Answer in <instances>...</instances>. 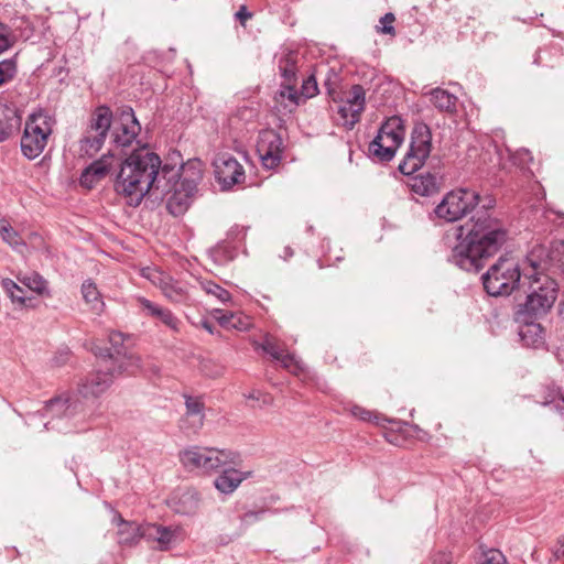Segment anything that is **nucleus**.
<instances>
[{"label":"nucleus","mask_w":564,"mask_h":564,"mask_svg":"<svg viewBox=\"0 0 564 564\" xmlns=\"http://www.w3.org/2000/svg\"><path fill=\"white\" fill-rule=\"evenodd\" d=\"M138 303L147 315L158 318L173 332L180 330L181 321L170 310L161 307L145 297H139Z\"/></svg>","instance_id":"nucleus-25"},{"label":"nucleus","mask_w":564,"mask_h":564,"mask_svg":"<svg viewBox=\"0 0 564 564\" xmlns=\"http://www.w3.org/2000/svg\"><path fill=\"white\" fill-rule=\"evenodd\" d=\"M1 286L13 303L19 305L26 304V297L24 291L11 279H2Z\"/></svg>","instance_id":"nucleus-37"},{"label":"nucleus","mask_w":564,"mask_h":564,"mask_svg":"<svg viewBox=\"0 0 564 564\" xmlns=\"http://www.w3.org/2000/svg\"><path fill=\"white\" fill-rule=\"evenodd\" d=\"M212 314L223 327L232 328V326H235L234 319L237 317L236 313L225 312L223 310L216 308Z\"/></svg>","instance_id":"nucleus-42"},{"label":"nucleus","mask_w":564,"mask_h":564,"mask_svg":"<svg viewBox=\"0 0 564 564\" xmlns=\"http://www.w3.org/2000/svg\"><path fill=\"white\" fill-rule=\"evenodd\" d=\"M300 93L303 97V100L315 97L318 94L317 82L313 75L303 80Z\"/></svg>","instance_id":"nucleus-41"},{"label":"nucleus","mask_w":564,"mask_h":564,"mask_svg":"<svg viewBox=\"0 0 564 564\" xmlns=\"http://www.w3.org/2000/svg\"><path fill=\"white\" fill-rule=\"evenodd\" d=\"M199 501V495L195 489H185L175 492L169 503L176 513L191 516L197 512Z\"/></svg>","instance_id":"nucleus-24"},{"label":"nucleus","mask_w":564,"mask_h":564,"mask_svg":"<svg viewBox=\"0 0 564 564\" xmlns=\"http://www.w3.org/2000/svg\"><path fill=\"white\" fill-rule=\"evenodd\" d=\"M411 189L417 195L431 196L438 191L437 178L431 173L415 176L412 180Z\"/></svg>","instance_id":"nucleus-32"},{"label":"nucleus","mask_w":564,"mask_h":564,"mask_svg":"<svg viewBox=\"0 0 564 564\" xmlns=\"http://www.w3.org/2000/svg\"><path fill=\"white\" fill-rule=\"evenodd\" d=\"M248 473H241L236 468H225L221 474L216 477L214 485L221 494H231L248 477Z\"/></svg>","instance_id":"nucleus-29"},{"label":"nucleus","mask_w":564,"mask_h":564,"mask_svg":"<svg viewBox=\"0 0 564 564\" xmlns=\"http://www.w3.org/2000/svg\"><path fill=\"white\" fill-rule=\"evenodd\" d=\"M376 138L386 145V158H393L404 138L401 119L399 117L389 118L381 126Z\"/></svg>","instance_id":"nucleus-19"},{"label":"nucleus","mask_w":564,"mask_h":564,"mask_svg":"<svg viewBox=\"0 0 564 564\" xmlns=\"http://www.w3.org/2000/svg\"><path fill=\"white\" fill-rule=\"evenodd\" d=\"M17 280L39 295L48 294L47 281L37 272L18 273Z\"/></svg>","instance_id":"nucleus-34"},{"label":"nucleus","mask_w":564,"mask_h":564,"mask_svg":"<svg viewBox=\"0 0 564 564\" xmlns=\"http://www.w3.org/2000/svg\"><path fill=\"white\" fill-rule=\"evenodd\" d=\"M112 143L118 148L129 147L141 131V126L131 108L122 109L111 119Z\"/></svg>","instance_id":"nucleus-12"},{"label":"nucleus","mask_w":564,"mask_h":564,"mask_svg":"<svg viewBox=\"0 0 564 564\" xmlns=\"http://www.w3.org/2000/svg\"><path fill=\"white\" fill-rule=\"evenodd\" d=\"M50 424H52V422H48V423H46V424H45V429H46V430H50V429H54V427H55V425H54V424L52 425V427H50Z\"/></svg>","instance_id":"nucleus-55"},{"label":"nucleus","mask_w":564,"mask_h":564,"mask_svg":"<svg viewBox=\"0 0 564 564\" xmlns=\"http://www.w3.org/2000/svg\"><path fill=\"white\" fill-rule=\"evenodd\" d=\"M365 89L360 85H354L346 100L338 107L337 123L348 130L352 129L360 120V116L365 110Z\"/></svg>","instance_id":"nucleus-13"},{"label":"nucleus","mask_w":564,"mask_h":564,"mask_svg":"<svg viewBox=\"0 0 564 564\" xmlns=\"http://www.w3.org/2000/svg\"><path fill=\"white\" fill-rule=\"evenodd\" d=\"M17 75V63L14 58L0 62V86L12 80Z\"/></svg>","instance_id":"nucleus-39"},{"label":"nucleus","mask_w":564,"mask_h":564,"mask_svg":"<svg viewBox=\"0 0 564 564\" xmlns=\"http://www.w3.org/2000/svg\"><path fill=\"white\" fill-rule=\"evenodd\" d=\"M431 141L432 135L427 126L419 124L413 129L409 150L399 164L402 174L410 175L422 167L431 153Z\"/></svg>","instance_id":"nucleus-9"},{"label":"nucleus","mask_w":564,"mask_h":564,"mask_svg":"<svg viewBox=\"0 0 564 564\" xmlns=\"http://www.w3.org/2000/svg\"><path fill=\"white\" fill-rule=\"evenodd\" d=\"M523 267L511 258L501 257L482 275V284L491 296H508L521 286Z\"/></svg>","instance_id":"nucleus-4"},{"label":"nucleus","mask_w":564,"mask_h":564,"mask_svg":"<svg viewBox=\"0 0 564 564\" xmlns=\"http://www.w3.org/2000/svg\"><path fill=\"white\" fill-rule=\"evenodd\" d=\"M234 325H236L232 326L234 329L247 330L250 327L251 323L249 317L237 314L236 319H234Z\"/></svg>","instance_id":"nucleus-50"},{"label":"nucleus","mask_w":564,"mask_h":564,"mask_svg":"<svg viewBox=\"0 0 564 564\" xmlns=\"http://www.w3.org/2000/svg\"><path fill=\"white\" fill-rule=\"evenodd\" d=\"M257 152L265 169L276 167L282 160V138L272 129L261 131L258 137Z\"/></svg>","instance_id":"nucleus-14"},{"label":"nucleus","mask_w":564,"mask_h":564,"mask_svg":"<svg viewBox=\"0 0 564 564\" xmlns=\"http://www.w3.org/2000/svg\"><path fill=\"white\" fill-rule=\"evenodd\" d=\"M143 535L147 541H155L161 551H166L172 544L184 539L181 527H164L156 523H143Z\"/></svg>","instance_id":"nucleus-18"},{"label":"nucleus","mask_w":564,"mask_h":564,"mask_svg":"<svg viewBox=\"0 0 564 564\" xmlns=\"http://www.w3.org/2000/svg\"><path fill=\"white\" fill-rule=\"evenodd\" d=\"M205 328H206L209 333H213L212 328H210L208 325H205Z\"/></svg>","instance_id":"nucleus-56"},{"label":"nucleus","mask_w":564,"mask_h":564,"mask_svg":"<svg viewBox=\"0 0 564 564\" xmlns=\"http://www.w3.org/2000/svg\"><path fill=\"white\" fill-rule=\"evenodd\" d=\"M299 53L295 51L283 50L278 59V66L281 76L286 83H295L297 70Z\"/></svg>","instance_id":"nucleus-30"},{"label":"nucleus","mask_w":564,"mask_h":564,"mask_svg":"<svg viewBox=\"0 0 564 564\" xmlns=\"http://www.w3.org/2000/svg\"><path fill=\"white\" fill-rule=\"evenodd\" d=\"M82 295L93 312L96 314H100L102 312L105 303L101 300L100 292L91 280H86L82 284Z\"/></svg>","instance_id":"nucleus-33"},{"label":"nucleus","mask_w":564,"mask_h":564,"mask_svg":"<svg viewBox=\"0 0 564 564\" xmlns=\"http://www.w3.org/2000/svg\"><path fill=\"white\" fill-rule=\"evenodd\" d=\"M118 368L109 366L106 368L105 364L99 360L98 369L93 372L79 387V392L85 397L97 398L108 390L112 384L115 378L120 376Z\"/></svg>","instance_id":"nucleus-16"},{"label":"nucleus","mask_w":564,"mask_h":564,"mask_svg":"<svg viewBox=\"0 0 564 564\" xmlns=\"http://www.w3.org/2000/svg\"><path fill=\"white\" fill-rule=\"evenodd\" d=\"M521 288L527 295L523 313L530 317L545 315L553 307L558 294V284L551 274L544 273L525 262H523Z\"/></svg>","instance_id":"nucleus-3"},{"label":"nucleus","mask_w":564,"mask_h":564,"mask_svg":"<svg viewBox=\"0 0 564 564\" xmlns=\"http://www.w3.org/2000/svg\"><path fill=\"white\" fill-rule=\"evenodd\" d=\"M112 112L108 107H98L91 115L85 134L79 141V155L91 158L102 148L111 128Z\"/></svg>","instance_id":"nucleus-7"},{"label":"nucleus","mask_w":564,"mask_h":564,"mask_svg":"<svg viewBox=\"0 0 564 564\" xmlns=\"http://www.w3.org/2000/svg\"><path fill=\"white\" fill-rule=\"evenodd\" d=\"M199 285L202 290H204L207 294L215 296L221 303H228L231 300L230 293L209 280L199 281Z\"/></svg>","instance_id":"nucleus-38"},{"label":"nucleus","mask_w":564,"mask_h":564,"mask_svg":"<svg viewBox=\"0 0 564 564\" xmlns=\"http://www.w3.org/2000/svg\"><path fill=\"white\" fill-rule=\"evenodd\" d=\"M262 513H263V511H259V512L249 511V512L243 514V521L245 522H251L253 520H257V519H259V516L262 514Z\"/></svg>","instance_id":"nucleus-53"},{"label":"nucleus","mask_w":564,"mask_h":564,"mask_svg":"<svg viewBox=\"0 0 564 564\" xmlns=\"http://www.w3.org/2000/svg\"><path fill=\"white\" fill-rule=\"evenodd\" d=\"M83 410V404L78 399L69 397H58L47 402L45 411L53 416L74 417Z\"/></svg>","instance_id":"nucleus-26"},{"label":"nucleus","mask_w":564,"mask_h":564,"mask_svg":"<svg viewBox=\"0 0 564 564\" xmlns=\"http://www.w3.org/2000/svg\"><path fill=\"white\" fill-rule=\"evenodd\" d=\"M245 397L249 400L261 401L262 404H270L272 401V398L269 394L263 393L260 390H252L250 393L245 394Z\"/></svg>","instance_id":"nucleus-48"},{"label":"nucleus","mask_w":564,"mask_h":564,"mask_svg":"<svg viewBox=\"0 0 564 564\" xmlns=\"http://www.w3.org/2000/svg\"><path fill=\"white\" fill-rule=\"evenodd\" d=\"M166 180L167 181L164 180L163 183H167L169 185L167 193L173 191V194L167 199V209L174 216L182 215L188 208L194 193H188L186 187L180 186L178 183L170 185L171 180ZM164 194H166V192Z\"/></svg>","instance_id":"nucleus-27"},{"label":"nucleus","mask_w":564,"mask_h":564,"mask_svg":"<svg viewBox=\"0 0 564 564\" xmlns=\"http://www.w3.org/2000/svg\"><path fill=\"white\" fill-rule=\"evenodd\" d=\"M525 263L544 272L554 273L564 269V241H557L551 248L534 246L525 257Z\"/></svg>","instance_id":"nucleus-11"},{"label":"nucleus","mask_w":564,"mask_h":564,"mask_svg":"<svg viewBox=\"0 0 564 564\" xmlns=\"http://www.w3.org/2000/svg\"><path fill=\"white\" fill-rule=\"evenodd\" d=\"M0 237L8 243L13 250L23 253L25 248L24 241L21 239L18 231L7 221L0 223Z\"/></svg>","instance_id":"nucleus-35"},{"label":"nucleus","mask_w":564,"mask_h":564,"mask_svg":"<svg viewBox=\"0 0 564 564\" xmlns=\"http://www.w3.org/2000/svg\"><path fill=\"white\" fill-rule=\"evenodd\" d=\"M15 42V36L11 28L0 22V54L10 50Z\"/></svg>","instance_id":"nucleus-40"},{"label":"nucleus","mask_w":564,"mask_h":564,"mask_svg":"<svg viewBox=\"0 0 564 564\" xmlns=\"http://www.w3.org/2000/svg\"><path fill=\"white\" fill-rule=\"evenodd\" d=\"M186 412L181 419L180 427L182 431L196 434L204 425V403L198 398H186Z\"/></svg>","instance_id":"nucleus-22"},{"label":"nucleus","mask_w":564,"mask_h":564,"mask_svg":"<svg viewBox=\"0 0 564 564\" xmlns=\"http://www.w3.org/2000/svg\"><path fill=\"white\" fill-rule=\"evenodd\" d=\"M282 87H283V90H282L281 95L283 97H286L289 100H291L292 102H294L296 105H299L300 102L304 101L303 97L301 96V93H299L295 89L294 83H286L283 79Z\"/></svg>","instance_id":"nucleus-45"},{"label":"nucleus","mask_w":564,"mask_h":564,"mask_svg":"<svg viewBox=\"0 0 564 564\" xmlns=\"http://www.w3.org/2000/svg\"><path fill=\"white\" fill-rule=\"evenodd\" d=\"M554 556L564 562V539L558 541V544L554 551Z\"/></svg>","instance_id":"nucleus-52"},{"label":"nucleus","mask_w":564,"mask_h":564,"mask_svg":"<svg viewBox=\"0 0 564 564\" xmlns=\"http://www.w3.org/2000/svg\"><path fill=\"white\" fill-rule=\"evenodd\" d=\"M386 145L375 138L369 144V153L381 162H389L393 158H386Z\"/></svg>","instance_id":"nucleus-43"},{"label":"nucleus","mask_w":564,"mask_h":564,"mask_svg":"<svg viewBox=\"0 0 564 564\" xmlns=\"http://www.w3.org/2000/svg\"><path fill=\"white\" fill-rule=\"evenodd\" d=\"M152 282L162 291L164 296L173 303H187L191 299L186 283L162 272H155Z\"/></svg>","instance_id":"nucleus-20"},{"label":"nucleus","mask_w":564,"mask_h":564,"mask_svg":"<svg viewBox=\"0 0 564 564\" xmlns=\"http://www.w3.org/2000/svg\"><path fill=\"white\" fill-rule=\"evenodd\" d=\"M162 175L164 180L178 177L176 183H178L180 186L186 187L188 193H195L203 177V172L199 161H189L177 171L174 167L164 165L162 167Z\"/></svg>","instance_id":"nucleus-17"},{"label":"nucleus","mask_w":564,"mask_h":564,"mask_svg":"<svg viewBox=\"0 0 564 564\" xmlns=\"http://www.w3.org/2000/svg\"><path fill=\"white\" fill-rule=\"evenodd\" d=\"M215 175L224 189L241 184L245 178L242 165L229 153H220L214 161Z\"/></svg>","instance_id":"nucleus-15"},{"label":"nucleus","mask_w":564,"mask_h":564,"mask_svg":"<svg viewBox=\"0 0 564 564\" xmlns=\"http://www.w3.org/2000/svg\"><path fill=\"white\" fill-rule=\"evenodd\" d=\"M252 14L247 10L245 6L240 7V9L236 12V19L240 21L242 25L246 24V21L251 19Z\"/></svg>","instance_id":"nucleus-51"},{"label":"nucleus","mask_w":564,"mask_h":564,"mask_svg":"<svg viewBox=\"0 0 564 564\" xmlns=\"http://www.w3.org/2000/svg\"><path fill=\"white\" fill-rule=\"evenodd\" d=\"M431 102L441 111L453 113L456 111L458 98L442 88L432 89L430 93Z\"/></svg>","instance_id":"nucleus-31"},{"label":"nucleus","mask_w":564,"mask_h":564,"mask_svg":"<svg viewBox=\"0 0 564 564\" xmlns=\"http://www.w3.org/2000/svg\"><path fill=\"white\" fill-rule=\"evenodd\" d=\"M123 341L122 333L111 332L109 334L110 348L95 346L91 350L105 364L107 369H109V366H115L118 368V373L132 375L140 368V358L132 351H128Z\"/></svg>","instance_id":"nucleus-6"},{"label":"nucleus","mask_w":564,"mask_h":564,"mask_svg":"<svg viewBox=\"0 0 564 564\" xmlns=\"http://www.w3.org/2000/svg\"><path fill=\"white\" fill-rule=\"evenodd\" d=\"M51 133L52 128L47 118L42 115H32L25 123L21 138L23 155L29 160L37 158L44 151Z\"/></svg>","instance_id":"nucleus-10"},{"label":"nucleus","mask_w":564,"mask_h":564,"mask_svg":"<svg viewBox=\"0 0 564 564\" xmlns=\"http://www.w3.org/2000/svg\"><path fill=\"white\" fill-rule=\"evenodd\" d=\"M519 336L523 345L528 347H538L543 343L542 328L539 324H527L521 327Z\"/></svg>","instance_id":"nucleus-36"},{"label":"nucleus","mask_w":564,"mask_h":564,"mask_svg":"<svg viewBox=\"0 0 564 564\" xmlns=\"http://www.w3.org/2000/svg\"><path fill=\"white\" fill-rule=\"evenodd\" d=\"M178 457L187 470L209 474L235 464L237 454L216 447L188 446L180 452Z\"/></svg>","instance_id":"nucleus-5"},{"label":"nucleus","mask_w":564,"mask_h":564,"mask_svg":"<svg viewBox=\"0 0 564 564\" xmlns=\"http://www.w3.org/2000/svg\"><path fill=\"white\" fill-rule=\"evenodd\" d=\"M351 414L362 421H372L373 419H377L376 414L359 405H354L351 408Z\"/></svg>","instance_id":"nucleus-47"},{"label":"nucleus","mask_w":564,"mask_h":564,"mask_svg":"<svg viewBox=\"0 0 564 564\" xmlns=\"http://www.w3.org/2000/svg\"><path fill=\"white\" fill-rule=\"evenodd\" d=\"M545 404H554L557 410L564 409V397L558 398L557 400H552L546 402Z\"/></svg>","instance_id":"nucleus-54"},{"label":"nucleus","mask_w":564,"mask_h":564,"mask_svg":"<svg viewBox=\"0 0 564 564\" xmlns=\"http://www.w3.org/2000/svg\"><path fill=\"white\" fill-rule=\"evenodd\" d=\"M261 347L264 352L269 354L273 359L280 361L284 368L293 373H297L302 369L300 361L294 355L286 352L282 346L271 336H265Z\"/></svg>","instance_id":"nucleus-23"},{"label":"nucleus","mask_w":564,"mask_h":564,"mask_svg":"<svg viewBox=\"0 0 564 564\" xmlns=\"http://www.w3.org/2000/svg\"><path fill=\"white\" fill-rule=\"evenodd\" d=\"M113 521L117 522L119 527L117 533L119 544L132 546L141 539H144L143 524L124 521L120 516H115Z\"/></svg>","instance_id":"nucleus-28"},{"label":"nucleus","mask_w":564,"mask_h":564,"mask_svg":"<svg viewBox=\"0 0 564 564\" xmlns=\"http://www.w3.org/2000/svg\"><path fill=\"white\" fill-rule=\"evenodd\" d=\"M482 564H507L506 557L498 550H490L484 554Z\"/></svg>","instance_id":"nucleus-46"},{"label":"nucleus","mask_w":564,"mask_h":564,"mask_svg":"<svg viewBox=\"0 0 564 564\" xmlns=\"http://www.w3.org/2000/svg\"><path fill=\"white\" fill-rule=\"evenodd\" d=\"M117 163L118 161L115 159L111 151L104 154L100 159L94 161L83 171L80 175V185L86 188H93L110 173Z\"/></svg>","instance_id":"nucleus-21"},{"label":"nucleus","mask_w":564,"mask_h":564,"mask_svg":"<svg viewBox=\"0 0 564 564\" xmlns=\"http://www.w3.org/2000/svg\"><path fill=\"white\" fill-rule=\"evenodd\" d=\"M395 21V18L393 15V13H386L381 19H380V25L377 26V31L380 32V33H383V34H389V35H394L395 34V30H394V26H393V22Z\"/></svg>","instance_id":"nucleus-44"},{"label":"nucleus","mask_w":564,"mask_h":564,"mask_svg":"<svg viewBox=\"0 0 564 564\" xmlns=\"http://www.w3.org/2000/svg\"><path fill=\"white\" fill-rule=\"evenodd\" d=\"M13 133V126L0 118V142L8 140Z\"/></svg>","instance_id":"nucleus-49"},{"label":"nucleus","mask_w":564,"mask_h":564,"mask_svg":"<svg viewBox=\"0 0 564 564\" xmlns=\"http://www.w3.org/2000/svg\"><path fill=\"white\" fill-rule=\"evenodd\" d=\"M473 226L463 237V227L457 229V243L452 248L449 261L465 271L477 272L484 260L496 254L508 239L503 224L487 212H477Z\"/></svg>","instance_id":"nucleus-1"},{"label":"nucleus","mask_w":564,"mask_h":564,"mask_svg":"<svg viewBox=\"0 0 564 564\" xmlns=\"http://www.w3.org/2000/svg\"><path fill=\"white\" fill-rule=\"evenodd\" d=\"M161 159L147 148L133 150L121 163L115 182V189L128 199L131 206H138L151 191L164 195L169 191L163 183Z\"/></svg>","instance_id":"nucleus-2"},{"label":"nucleus","mask_w":564,"mask_h":564,"mask_svg":"<svg viewBox=\"0 0 564 564\" xmlns=\"http://www.w3.org/2000/svg\"><path fill=\"white\" fill-rule=\"evenodd\" d=\"M480 203L479 194L474 189L457 188L447 193L435 207V215L445 221L462 219Z\"/></svg>","instance_id":"nucleus-8"}]
</instances>
